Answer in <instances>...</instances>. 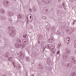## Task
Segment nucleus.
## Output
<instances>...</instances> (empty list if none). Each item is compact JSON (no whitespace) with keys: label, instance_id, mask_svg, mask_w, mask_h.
I'll return each mask as SVG.
<instances>
[{"label":"nucleus","instance_id":"obj_41","mask_svg":"<svg viewBox=\"0 0 76 76\" xmlns=\"http://www.w3.org/2000/svg\"><path fill=\"white\" fill-rule=\"evenodd\" d=\"M27 19H28V18H27Z\"/></svg>","mask_w":76,"mask_h":76},{"label":"nucleus","instance_id":"obj_30","mask_svg":"<svg viewBox=\"0 0 76 76\" xmlns=\"http://www.w3.org/2000/svg\"><path fill=\"white\" fill-rule=\"evenodd\" d=\"M75 22H76V21H75V20L74 21L73 23V25H74V23H75Z\"/></svg>","mask_w":76,"mask_h":76},{"label":"nucleus","instance_id":"obj_2","mask_svg":"<svg viewBox=\"0 0 76 76\" xmlns=\"http://www.w3.org/2000/svg\"><path fill=\"white\" fill-rule=\"evenodd\" d=\"M42 1L46 4H48L51 1V0H42Z\"/></svg>","mask_w":76,"mask_h":76},{"label":"nucleus","instance_id":"obj_4","mask_svg":"<svg viewBox=\"0 0 76 76\" xmlns=\"http://www.w3.org/2000/svg\"><path fill=\"white\" fill-rule=\"evenodd\" d=\"M70 59L72 61H74V64H76V62H75V60H74V57L73 56H71Z\"/></svg>","mask_w":76,"mask_h":76},{"label":"nucleus","instance_id":"obj_13","mask_svg":"<svg viewBox=\"0 0 76 76\" xmlns=\"http://www.w3.org/2000/svg\"><path fill=\"white\" fill-rule=\"evenodd\" d=\"M18 18L20 19H22V16L21 15H18Z\"/></svg>","mask_w":76,"mask_h":76},{"label":"nucleus","instance_id":"obj_1","mask_svg":"<svg viewBox=\"0 0 76 76\" xmlns=\"http://www.w3.org/2000/svg\"><path fill=\"white\" fill-rule=\"evenodd\" d=\"M9 30L10 31V35H11L12 37H15L16 35V34L15 32L13 30V28L12 26H9Z\"/></svg>","mask_w":76,"mask_h":76},{"label":"nucleus","instance_id":"obj_32","mask_svg":"<svg viewBox=\"0 0 76 76\" xmlns=\"http://www.w3.org/2000/svg\"><path fill=\"white\" fill-rule=\"evenodd\" d=\"M30 19H31V18H32V16H30Z\"/></svg>","mask_w":76,"mask_h":76},{"label":"nucleus","instance_id":"obj_11","mask_svg":"<svg viewBox=\"0 0 76 76\" xmlns=\"http://www.w3.org/2000/svg\"><path fill=\"white\" fill-rule=\"evenodd\" d=\"M26 61L29 62L31 61V59H30V58L28 57L26 58Z\"/></svg>","mask_w":76,"mask_h":76},{"label":"nucleus","instance_id":"obj_9","mask_svg":"<svg viewBox=\"0 0 76 76\" xmlns=\"http://www.w3.org/2000/svg\"><path fill=\"white\" fill-rule=\"evenodd\" d=\"M15 46L16 48H20V45L18 43L15 44Z\"/></svg>","mask_w":76,"mask_h":76},{"label":"nucleus","instance_id":"obj_3","mask_svg":"<svg viewBox=\"0 0 76 76\" xmlns=\"http://www.w3.org/2000/svg\"><path fill=\"white\" fill-rule=\"evenodd\" d=\"M45 48H48V49L51 50L52 48H51V45H47L45 46Z\"/></svg>","mask_w":76,"mask_h":76},{"label":"nucleus","instance_id":"obj_31","mask_svg":"<svg viewBox=\"0 0 76 76\" xmlns=\"http://www.w3.org/2000/svg\"><path fill=\"white\" fill-rule=\"evenodd\" d=\"M14 68H15V67H16V66H15V64H14Z\"/></svg>","mask_w":76,"mask_h":76},{"label":"nucleus","instance_id":"obj_40","mask_svg":"<svg viewBox=\"0 0 76 76\" xmlns=\"http://www.w3.org/2000/svg\"><path fill=\"white\" fill-rule=\"evenodd\" d=\"M59 56H60V54H59Z\"/></svg>","mask_w":76,"mask_h":76},{"label":"nucleus","instance_id":"obj_43","mask_svg":"<svg viewBox=\"0 0 76 76\" xmlns=\"http://www.w3.org/2000/svg\"><path fill=\"white\" fill-rule=\"evenodd\" d=\"M67 44H68V43H67Z\"/></svg>","mask_w":76,"mask_h":76},{"label":"nucleus","instance_id":"obj_39","mask_svg":"<svg viewBox=\"0 0 76 76\" xmlns=\"http://www.w3.org/2000/svg\"><path fill=\"white\" fill-rule=\"evenodd\" d=\"M66 41H67V39H66Z\"/></svg>","mask_w":76,"mask_h":76},{"label":"nucleus","instance_id":"obj_42","mask_svg":"<svg viewBox=\"0 0 76 76\" xmlns=\"http://www.w3.org/2000/svg\"><path fill=\"white\" fill-rule=\"evenodd\" d=\"M75 1H76V0H75Z\"/></svg>","mask_w":76,"mask_h":76},{"label":"nucleus","instance_id":"obj_33","mask_svg":"<svg viewBox=\"0 0 76 76\" xmlns=\"http://www.w3.org/2000/svg\"><path fill=\"white\" fill-rule=\"evenodd\" d=\"M69 38H70V37H67V39H69Z\"/></svg>","mask_w":76,"mask_h":76},{"label":"nucleus","instance_id":"obj_10","mask_svg":"<svg viewBox=\"0 0 76 76\" xmlns=\"http://www.w3.org/2000/svg\"><path fill=\"white\" fill-rule=\"evenodd\" d=\"M67 66L68 68L72 67V64L71 63H68L67 65Z\"/></svg>","mask_w":76,"mask_h":76},{"label":"nucleus","instance_id":"obj_29","mask_svg":"<svg viewBox=\"0 0 76 76\" xmlns=\"http://www.w3.org/2000/svg\"><path fill=\"white\" fill-rule=\"evenodd\" d=\"M20 55H24L23 53H20Z\"/></svg>","mask_w":76,"mask_h":76},{"label":"nucleus","instance_id":"obj_36","mask_svg":"<svg viewBox=\"0 0 76 76\" xmlns=\"http://www.w3.org/2000/svg\"><path fill=\"white\" fill-rule=\"evenodd\" d=\"M54 30H53V31H52V32H54Z\"/></svg>","mask_w":76,"mask_h":76},{"label":"nucleus","instance_id":"obj_8","mask_svg":"<svg viewBox=\"0 0 76 76\" xmlns=\"http://www.w3.org/2000/svg\"><path fill=\"white\" fill-rule=\"evenodd\" d=\"M3 4L5 6H7V4H8V2L4 1H3Z\"/></svg>","mask_w":76,"mask_h":76},{"label":"nucleus","instance_id":"obj_38","mask_svg":"<svg viewBox=\"0 0 76 76\" xmlns=\"http://www.w3.org/2000/svg\"><path fill=\"white\" fill-rule=\"evenodd\" d=\"M25 42H26L25 41H24Z\"/></svg>","mask_w":76,"mask_h":76},{"label":"nucleus","instance_id":"obj_7","mask_svg":"<svg viewBox=\"0 0 76 76\" xmlns=\"http://www.w3.org/2000/svg\"><path fill=\"white\" fill-rule=\"evenodd\" d=\"M16 68L17 70H19L20 68V65L19 64H17L16 65Z\"/></svg>","mask_w":76,"mask_h":76},{"label":"nucleus","instance_id":"obj_37","mask_svg":"<svg viewBox=\"0 0 76 76\" xmlns=\"http://www.w3.org/2000/svg\"><path fill=\"white\" fill-rule=\"evenodd\" d=\"M31 76H34V75H31Z\"/></svg>","mask_w":76,"mask_h":76},{"label":"nucleus","instance_id":"obj_20","mask_svg":"<svg viewBox=\"0 0 76 76\" xmlns=\"http://www.w3.org/2000/svg\"><path fill=\"white\" fill-rule=\"evenodd\" d=\"M50 39H51V42H52L53 41V37H50Z\"/></svg>","mask_w":76,"mask_h":76},{"label":"nucleus","instance_id":"obj_17","mask_svg":"<svg viewBox=\"0 0 76 76\" xmlns=\"http://www.w3.org/2000/svg\"><path fill=\"white\" fill-rule=\"evenodd\" d=\"M17 42H18L19 44H20V43H21V40H20V39H18Z\"/></svg>","mask_w":76,"mask_h":76},{"label":"nucleus","instance_id":"obj_24","mask_svg":"<svg viewBox=\"0 0 76 76\" xmlns=\"http://www.w3.org/2000/svg\"><path fill=\"white\" fill-rule=\"evenodd\" d=\"M51 39H50H50L49 40V42H51Z\"/></svg>","mask_w":76,"mask_h":76},{"label":"nucleus","instance_id":"obj_19","mask_svg":"<svg viewBox=\"0 0 76 76\" xmlns=\"http://www.w3.org/2000/svg\"><path fill=\"white\" fill-rule=\"evenodd\" d=\"M51 48V50H55V47L53 46H52L50 47Z\"/></svg>","mask_w":76,"mask_h":76},{"label":"nucleus","instance_id":"obj_25","mask_svg":"<svg viewBox=\"0 0 76 76\" xmlns=\"http://www.w3.org/2000/svg\"><path fill=\"white\" fill-rule=\"evenodd\" d=\"M68 29V30H67V31H69V28H68V27H67V29Z\"/></svg>","mask_w":76,"mask_h":76},{"label":"nucleus","instance_id":"obj_16","mask_svg":"<svg viewBox=\"0 0 76 76\" xmlns=\"http://www.w3.org/2000/svg\"><path fill=\"white\" fill-rule=\"evenodd\" d=\"M0 19H2V20H5V19H6V18H5V17L2 16L1 17Z\"/></svg>","mask_w":76,"mask_h":76},{"label":"nucleus","instance_id":"obj_6","mask_svg":"<svg viewBox=\"0 0 76 76\" xmlns=\"http://www.w3.org/2000/svg\"><path fill=\"white\" fill-rule=\"evenodd\" d=\"M14 15V13L12 12H8V15L9 16H12Z\"/></svg>","mask_w":76,"mask_h":76},{"label":"nucleus","instance_id":"obj_34","mask_svg":"<svg viewBox=\"0 0 76 76\" xmlns=\"http://www.w3.org/2000/svg\"><path fill=\"white\" fill-rule=\"evenodd\" d=\"M34 11L35 12V11H37V10H35V9H34Z\"/></svg>","mask_w":76,"mask_h":76},{"label":"nucleus","instance_id":"obj_28","mask_svg":"<svg viewBox=\"0 0 76 76\" xmlns=\"http://www.w3.org/2000/svg\"><path fill=\"white\" fill-rule=\"evenodd\" d=\"M43 19H46V17H45V16H44V17H43Z\"/></svg>","mask_w":76,"mask_h":76},{"label":"nucleus","instance_id":"obj_23","mask_svg":"<svg viewBox=\"0 0 76 76\" xmlns=\"http://www.w3.org/2000/svg\"><path fill=\"white\" fill-rule=\"evenodd\" d=\"M60 54V51L58 50L57 52V54L58 55Z\"/></svg>","mask_w":76,"mask_h":76},{"label":"nucleus","instance_id":"obj_15","mask_svg":"<svg viewBox=\"0 0 76 76\" xmlns=\"http://www.w3.org/2000/svg\"><path fill=\"white\" fill-rule=\"evenodd\" d=\"M61 46V43H59L58 44V45L57 46V47L59 48H60V47Z\"/></svg>","mask_w":76,"mask_h":76},{"label":"nucleus","instance_id":"obj_35","mask_svg":"<svg viewBox=\"0 0 76 76\" xmlns=\"http://www.w3.org/2000/svg\"><path fill=\"white\" fill-rule=\"evenodd\" d=\"M23 37H24V38H26V37H25V36H24Z\"/></svg>","mask_w":76,"mask_h":76},{"label":"nucleus","instance_id":"obj_12","mask_svg":"<svg viewBox=\"0 0 76 76\" xmlns=\"http://www.w3.org/2000/svg\"><path fill=\"white\" fill-rule=\"evenodd\" d=\"M25 47V45L24 44H21L20 45V47L21 48H23Z\"/></svg>","mask_w":76,"mask_h":76},{"label":"nucleus","instance_id":"obj_18","mask_svg":"<svg viewBox=\"0 0 76 76\" xmlns=\"http://www.w3.org/2000/svg\"><path fill=\"white\" fill-rule=\"evenodd\" d=\"M5 55H6V57H8V56H9V53L7 52L5 54Z\"/></svg>","mask_w":76,"mask_h":76},{"label":"nucleus","instance_id":"obj_26","mask_svg":"<svg viewBox=\"0 0 76 76\" xmlns=\"http://www.w3.org/2000/svg\"><path fill=\"white\" fill-rule=\"evenodd\" d=\"M70 38L68 39V42H69L70 41Z\"/></svg>","mask_w":76,"mask_h":76},{"label":"nucleus","instance_id":"obj_27","mask_svg":"<svg viewBox=\"0 0 76 76\" xmlns=\"http://www.w3.org/2000/svg\"><path fill=\"white\" fill-rule=\"evenodd\" d=\"M29 12H32V9H31V8L29 9Z\"/></svg>","mask_w":76,"mask_h":76},{"label":"nucleus","instance_id":"obj_22","mask_svg":"<svg viewBox=\"0 0 76 76\" xmlns=\"http://www.w3.org/2000/svg\"><path fill=\"white\" fill-rule=\"evenodd\" d=\"M9 21H12V18H9Z\"/></svg>","mask_w":76,"mask_h":76},{"label":"nucleus","instance_id":"obj_21","mask_svg":"<svg viewBox=\"0 0 76 76\" xmlns=\"http://www.w3.org/2000/svg\"><path fill=\"white\" fill-rule=\"evenodd\" d=\"M8 60H9V61H11L12 60V58L10 57L8 59Z\"/></svg>","mask_w":76,"mask_h":76},{"label":"nucleus","instance_id":"obj_14","mask_svg":"<svg viewBox=\"0 0 76 76\" xmlns=\"http://www.w3.org/2000/svg\"><path fill=\"white\" fill-rule=\"evenodd\" d=\"M70 76H76V74L75 73L72 72Z\"/></svg>","mask_w":76,"mask_h":76},{"label":"nucleus","instance_id":"obj_5","mask_svg":"<svg viewBox=\"0 0 76 76\" xmlns=\"http://www.w3.org/2000/svg\"><path fill=\"white\" fill-rule=\"evenodd\" d=\"M0 12H1V14L2 15L3 14H4V13H5V11L4 9H1L0 10Z\"/></svg>","mask_w":76,"mask_h":76}]
</instances>
